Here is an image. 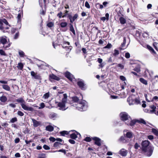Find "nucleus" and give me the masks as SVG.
I'll list each match as a JSON object with an SVG mask.
<instances>
[{"label":"nucleus","mask_w":158,"mask_h":158,"mask_svg":"<svg viewBox=\"0 0 158 158\" xmlns=\"http://www.w3.org/2000/svg\"><path fill=\"white\" fill-rule=\"evenodd\" d=\"M73 102L71 103L72 105L74 106L78 110L80 111L86 110L88 107L87 102L84 100L80 101L76 96L72 98Z\"/></svg>","instance_id":"obj_1"},{"label":"nucleus","mask_w":158,"mask_h":158,"mask_svg":"<svg viewBox=\"0 0 158 158\" xmlns=\"http://www.w3.org/2000/svg\"><path fill=\"white\" fill-rule=\"evenodd\" d=\"M120 116L121 119L124 122L125 124L129 126L133 127L136 122H138V120H132L130 117L126 112L121 113Z\"/></svg>","instance_id":"obj_2"},{"label":"nucleus","mask_w":158,"mask_h":158,"mask_svg":"<svg viewBox=\"0 0 158 158\" xmlns=\"http://www.w3.org/2000/svg\"><path fill=\"white\" fill-rule=\"evenodd\" d=\"M150 142L148 140L143 141L141 143V149L148 156H151L153 153L154 148L149 145Z\"/></svg>","instance_id":"obj_3"},{"label":"nucleus","mask_w":158,"mask_h":158,"mask_svg":"<svg viewBox=\"0 0 158 158\" xmlns=\"http://www.w3.org/2000/svg\"><path fill=\"white\" fill-rule=\"evenodd\" d=\"M63 96L62 101L58 103V106L60 107V110H64L68 108V107H66L65 105L67 103V95L66 94H63Z\"/></svg>","instance_id":"obj_4"},{"label":"nucleus","mask_w":158,"mask_h":158,"mask_svg":"<svg viewBox=\"0 0 158 158\" xmlns=\"http://www.w3.org/2000/svg\"><path fill=\"white\" fill-rule=\"evenodd\" d=\"M16 101L19 102L21 103V105L22 107L25 110L29 111H33L34 110V109L31 107H29L28 106L24 104L25 101L23 98H19L16 100Z\"/></svg>","instance_id":"obj_5"},{"label":"nucleus","mask_w":158,"mask_h":158,"mask_svg":"<svg viewBox=\"0 0 158 158\" xmlns=\"http://www.w3.org/2000/svg\"><path fill=\"white\" fill-rule=\"evenodd\" d=\"M127 102L130 105L138 104V99L137 97H135L133 94L129 97L127 99Z\"/></svg>","instance_id":"obj_6"},{"label":"nucleus","mask_w":158,"mask_h":158,"mask_svg":"<svg viewBox=\"0 0 158 158\" xmlns=\"http://www.w3.org/2000/svg\"><path fill=\"white\" fill-rule=\"evenodd\" d=\"M142 71V73H140V74H143L145 76L146 75L147 73H149V79L151 81H152L153 79V72L152 71H149L148 69H144L141 70L140 68H139V72Z\"/></svg>","instance_id":"obj_7"},{"label":"nucleus","mask_w":158,"mask_h":158,"mask_svg":"<svg viewBox=\"0 0 158 158\" xmlns=\"http://www.w3.org/2000/svg\"><path fill=\"white\" fill-rule=\"evenodd\" d=\"M3 23H4L6 25H8V23L5 19H3L0 20V29L4 32H7L8 31L9 27H4Z\"/></svg>","instance_id":"obj_8"},{"label":"nucleus","mask_w":158,"mask_h":158,"mask_svg":"<svg viewBox=\"0 0 158 158\" xmlns=\"http://www.w3.org/2000/svg\"><path fill=\"white\" fill-rule=\"evenodd\" d=\"M77 84L79 87L82 90H85L86 88V85L82 80L79 79L78 81L77 82Z\"/></svg>","instance_id":"obj_9"},{"label":"nucleus","mask_w":158,"mask_h":158,"mask_svg":"<svg viewBox=\"0 0 158 158\" xmlns=\"http://www.w3.org/2000/svg\"><path fill=\"white\" fill-rule=\"evenodd\" d=\"M31 75L35 79L40 80V82H41V77L40 74L35 73L34 71H32L31 72Z\"/></svg>","instance_id":"obj_10"},{"label":"nucleus","mask_w":158,"mask_h":158,"mask_svg":"<svg viewBox=\"0 0 158 158\" xmlns=\"http://www.w3.org/2000/svg\"><path fill=\"white\" fill-rule=\"evenodd\" d=\"M92 139L95 141V144L98 146L101 145V140L100 138L96 137H92Z\"/></svg>","instance_id":"obj_11"},{"label":"nucleus","mask_w":158,"mask_h":158,"mask_svg":"<svg viewBox=\"0 0 158 158\" xmlns=\"http://www.w3.org/2000/svg\"><path fill=\"white\" fill-rule=\"evenodd\" d=\"M75 131L74 133H72L70 135V137L73 139H76L78 135H79V136H81L80 134L77 132L74 131L73 130L72 131Z\"/></svg>","instance_id":"obj_12"},{"label":"nucleus","mask_w":158,"mask_h":158,"mask_svg":"<svg viewBox=\"0 0 158 158\" xmlns=\"http://www.w3.org/2000/svg\"><path fill=\"white\" fill-rule=\"evenodd\" d=\"M127 130H124L123 131L124 134L126 135V137L127 138H131L133 137V133L131 132H127Z\"/></svg>","instance_id":"obj_13"},{"label":"nucleus","mask_w":158,"mask_h":158,"mask_svg":"<svg viewBox=\"0 0 158 158\" xmlns=\"http://www.w3.org/2000/svg\"><path fill=\"white\" fill-rule=\"evenodd\" d=\"M65 77L70 81H73L74 79V76L69 72H67L65 73Z\"/></svg>","instance_id":"obj_14"},{"label":"nucleus","mask_w":158,"mask_h":158,"mask_svg":"<svg viewBox=\"0 0 158 158\" xmlns=\"http://www.w3.org/2000/svg\"><path fill=\"white\" fill-rule=\"evenodd\" d=\"M127 151L124 148L121 149L119 152V154L123 156H127Z\"/></svg>","instance_id":"obj_15"},{"label":"nucleus","mask_w":158,"mask_h":158,"mask_svg":"<svg viewBox=\"0 0 158 158\" xmlns=\"http://www.w3.org/2000/svg\"><path fill=\"white\" fill-rule=\"evenodd\" d=\"M59 117L58 115L55 113L52 112L49 114V118L53 120H55Z\"/></svg>","instance_id":"obj_16"},{"label":"nucleus","mask_w":158,"mask_h":158,"mask_svg":"<svg viewBox=\"0 0 158 158\" xmlns=\"http://www.w3.org/2000/svg\"><path fill=\"white\" fill-rule=\"evenodd\" d=\"M126 43V38L125 37H124L123 38V43L122 44L121 47L119 48V49L122 50H123L124 49H125L127 47V46H125V44Z\"/></svg>","instance_id":"obj_17"},{"label":"nucleus","mask_w":158,"mask_h":158,"mask_svg":"<svg viewBox=\"0 0 158 158\" xmlns=\"http://www.w3.org/2000/svg\"><path fill=\"white\" fill-rule=\"evenodd\" d=\"M31 119L34 127H37L40 125V122L37 121L36 120L33 118Z\"/></svg>","instance_id":"obj_18"},{"label":"nucleus","mask_w":158,"mask_h":158,"mask_svg":"<svg viewBox=\"0 0 158 158\" xmlns=\"http://www.w3.org/2000/svg\"><path fill=\"white\" fill-rule=\"evenodd\" d=\"M145 97L146 98V100L148 101V102H150L151 101H152L153 100H156L158 99V97L157 96H155L154 97V98L152 99L151 98H150V99H148L147 98V94H145L144 95Z\"/></svg>","instance_id":"obj_19"},{"label":"nucleus","mask_w":158,"mask_h":158,"mask_svg":"<svg viewBox=\"0 0 158 158\" xmlns=\"http://www.w3.org/2000/svg\"><path fill=\"white\" fill-rule=\"evenodd\" d=\"M147 48L149 50L150 52L152 54H156V53L154 49L150 45H147Z\"/></svg>","instance_id":"obj_20"},{"label":"nucleus","mask_w":158,"mask_h":158,"mask_svg":"<svg viewBox=\"0 0 158 158\" xmlns=\"http://www.w3.org/2000/svg\"><path fill=\"white\" fill-rule=\"evenodd\" d=\"M49 77L50 78L57 81H59L60 80L59 77L53 74L50 75Z\"/></svg>","instance_id":"obj_21"},{"label":"nucleus","mask_w":158,"mask_h":158,"mask_svg":"<svg viewBox=\"0 0 158 158\" xmlns=\"http://www.w3.org/2000/svg\"><path fill=\"white\" fill-rule=\"evenodd\" d=\"M139 123H140L143 125L147 126V122L143 118H139Z\"/></svg>","instance_id":"obj_22"},{"label":"nucleus","mask_w":158,"mask_h":158,"mask_svg":"<svg viewBox=\"0 0 158 158\" xmlns=\"http://www.w3.org/2000/svg\"><path fill=\"white\" fill-rule=\"evenodd\" d=\"M0 42L3 45L6 44L7 42L6 39V37H2L0 39Z\"/></svg>","instance_id":"obj_23"},{"label":"nucleus","mask_w":158,"mask_h":158,"mask_svg":"<svg viewBox=\"0 0 158 158\" xmlns=\"http://www.w3.org/2000/svg\"><path fill=\"white\" fill-rule=\"evenodd\" d=\"M50 96V94L49 92H48L47 93L45 94L42 97V98L44 100H46L48 99Z\"/></svg>","instance_id":"obj_24"},{"label":"nucleus","mask_w":158,"mask_h":158,"mask_svg":"<svg viewBox=\"0 0 158 158\" xmlns=\"http://www.w3.org/2000/svg\"><path fill=\"white\" fill-rule=\"evenodd\" d=\"M150 107L152 109L150 110V112L151 113H155L156 109V106L154 105H152L150 106Z\"/></svg>","instance_id":"obj_25"},{"label":"nucleus","mask_w":158,"mask_h":158,"mask_svg":"<svg viewBox=\"0 0 158 158\" xmlns=\"http://www.w3.org/2000/svg\"><path fill=\"white\" fill-rule=\"evenodd\" d=\"M2 87L3 89L6 91H10V87L7 85H2Z\"/></svg>","instance_id":"obj_26"},{"label":"nucleus","mask_w":158,"mask_h":158,"mask_svg":"<svg viewBox=\"0 0 158 158\" xmlns=\"http://www.w3.org/2000/svg\"><path fill=\"white\" fill-rule=\"evenodd\" d=\"M69 25H70L69 28H70V31H71L74 35H76L75 32V30L74 29V28L73 27V25H72V23H70L69 24Z\"/></svg>","instance_id":"obj_27"},{"label":"nucleus","mask_w":158,"mask_h":158,"mask_svg":"<svg viewBox=\"0 0 158 158\" xmlns=\"http://www.w3.org/2000/svg\"><path fill=\"white\" fill-rule=\"evenodd\" d=\"M46 129L49 131H52L53 130L54 128L52 126L48 125L46 127Z\"/></svg>","instance_id":"obj_28"},{"label":"nucleus","mask_w":158,"mask_h":158,"mask_svg":"<svg viewBox=\"0 0 158 158\" xmlns=\"http://www.w3.org/2000/svg\"><path fill=\"white\" fill-rule=\"evenodd\" d=\"M78 17V15L77 14H76L74 15L73 17H72V18L71 19H70V22L71 23H73V22L76 19H77Z\"/></svg>","instance_id":"obj_29"},{"label":"nucleus","mask_w":158,"mask_h":158,"mask_svg":"<svg viewBox=\"0 0 158 158\" xmlns=\"http://www.w3.org/2000/svg\"><path fill=\"white\" fill-rule=\"evenodd\" d=\"M72 131H69V132H68L67 131H60V134L61 135L63 136H65V135L68 134L69 132H70Z\"/></svg>","instance_id":"obj_30"},{"label":"nucleus","mask_w":158,"mask_h":158,"mask_svg":"<svg viewBox=\"0 0 158 158\" xmlns=\"http://www.w3.org/2000/svg\"><path fill=\"white\" fill-rule=\"evenodd\" d=\"M140 81L143 84L147 85L148 84L147 81L142 78H140L139 79Z\"/></svg>","instance_id":"obj_31"},{"label":"nucleus","mask_w":158,"mask_h":158,"mask_svg":"<svg viewBox=\"0 0 158 158\" xmlns=\"http://www.w3.org/2000/svg\"><path fill=\"white\" fill-rule=\"evenodd\" d=\"M152 132L156 136H158V130L155 128H152Z\"/></svg>","instance_id":"obj_32"},{"label":"nucleus","mask_w":158,"mask_h":158,"mask_svg":"<svg viewBox=\"0 0 158 158\" xmlns=\"http://www.w3.org/2000/svg\"><path fill=\"white\" fill-rule=\"evenodd\" d=\"M0 100L2 102H5L7 100L6 97L5 96H2L0 98Z\"/></svg>","instance_id":"obj_33"},{"label":"nucleus","mask_w":158,"mask_h":158,"mask_svg":"<svg viewBox=\"0 0 158 158\" xmlns=\"http://www.w3.org/2000/svg\"><path fill=\"white\" fill-rule=\"evenodd\" d=\"M126 137L125 136H121L120 139L119 140L122 142L123 143L127 142V140H126Z\"/></svg>","instance_id":"obj_34"},{"label":"nucleus","mask_w":158,"mask_h":158,"mask_svg":"<svg viewBox=\"0 0 158 158\" xmlns=\"http://www.w3.org/2000/svg\"><path fill=\"white\" fill-rule=\"evenodd\" d=\"M119 21L121 24H124L126 22L125 19L123 17H121L120 18Z\"/></svg>","instance_id":"obj_35"},{"label":"nucleus","mask_w":158,"mask_h":158,"mask_svg":"<svg viewBox=\"0 0 158 158\" xmlns=\"http://www.w3.org/2000/svg\"><path fill=\"white\" fill-rule=\"evenodd\" d=\"M23 67V65L22 63H19L18 64V65L17 66V67L20 70H22Z\"/></svg>","instance_id":"obj_36"},{"label":"nucleus","mask_w":158,"mask_h":158,"mask_svg":"<svg viewBox=\"0 0 158 158\" xmlns=\"http://www.w3.org/2000/svg\"><path fill=\"white\" fill-rule=\"evenodd\" d=\"M119 54V51L116 49H115L113 53V56H116Z\"/></svg>","instance_id":"obj_37"},{"label":"nucleus","mask_w":158,"mask_h":158,"mask_svg":"<svg viewBox=\"0 0 158 158\" xmlns=\"http://www.w3.org/2000/svg\"><path fill=\"white\" fill-rule=\"evenodd\" d=\"M120 98H125L126 97V95L125 93L124 92H122L120 94H119Z\"/></svg>","instance_id":"obj_38"},{"label":"nucleus","mask_w":158,"mask_h":158,"mask_svg":"<svg viewBox=\"0 0 158 158\" xmlns=\"http://www.w3.org/2000/svg\"><path fill=\"white\" fill-rule=\"evenodd\" d=\"M19 54L20 57H24L25 56L24 52L21 50L19 51Z\"/></svg>","instance_id":"obj_39"},{"label":"nucleus","mask_w":158,"mask_h":158,"mask_svg":"<svg viewBox=\"0 0 158 158\" xmlns=\"http://www.w3.org/2000/svg\"><path fill=\"white\" fill-rule=\"evenodd\" d=\"M60 25L61 27L63 28L67 26V23L66 22H62L60 23Z\"/></svg>","instance_id":"obj_40"},{"label":"nucleus","mask_w":158,"mask_h":158,"mask_svg":"<svg viewBox=\"0 0 158 158\" xmlns=\"http://www.w3.org/2000/svg\"><path fill=\"white\" fill-rule=\"evenodd\" d=\"M6 44H7V45H6V44H4V46H3V47L6 50L7 49V48H9L10 45V44L7 42L6 43Z\"/></svg>","instance_id":"obj_41"},{"label":"nucleus","mask_w":158,"mask_h":158,"mask_svg":"<svg viewBox=\"0 0 158 158\" xmlns=\"http://www.w3.org/2000/svg\"><path fill=\"white\" fill-rule=\"evenodd\" d=\"M61 145V143L59 142H56L54 144V147H57L60 145Z\"/></svg>","instance_id":"obj_42"},{"label":"nucleus","mask_w":158,"mask_h":158,"mask_svg":"<svg viewBox=\"0 0 158 158\" xmlns=\"http://www.w3.org/2000/svg\"><path fill=\"white\" fill-rule=\"evenodd\" d=\"M40 106L39 107L38 109H41L44 108L45 107V105L44 103L43 102H42L40 104Z\"/></svg>","instance_id":"obj_43"},{"label":"nucleus","mask_w":158,"mask_h":158,"mask_svg":"<svg viewBox=\"0 0 158 158\" xmlns=\"http://www.w3.org/2000/svg\"><path fill=\"white\" fill-rule=\"evenodd\" d=\"M38 158H46V155L45 154L42 153L39 155Z\"/></svg>","instance_id":"obj_44"},{"label":"nucleus","mask_w":158,"mask_h":158,"mask_svg":"<svg viewBox=\"0 0 158 158\" xmlns=\"http://www.w3.org/2000/svg\"><path fill=\"white\" fill-rule=\"evenodd\" d=\"M17 121V118L16 117H15L12 118L10 120V122L11 123H14Z\"/></svg>","instance_id":"obj_45"},{"label":"nucleus","mask_w":158,"mask_h":158,"mask_svg":"<svg viewBox=\"0 0 158 158\" xmlns=\"http://www.w3.org/2000/svg\"><path fill=\"white\" fill-rule=\"evenodd\" d=\"M0 54L1 55L6 56V54L5 53V52L2 49L0 50Z\"/></svg>","instance_id":"obj_46"},{"label":"nucleus","mask_w":158,"mask_h":158,"mask_svg":"<svg viewBox=\"0 0 158 158\" xmlns=\"http://www.w3.org/2000/svg\"><path fill=\"white\" fill-rule=\"evenodd\" d=\"M84 140L86 142H89L91 141V139L89 137H87L84 139Z\"/></svg>","instance_id":"obj_47"},{"label":"nucleus","mask_w":158,"mask_h":158,"mask_svg":"<svg viewBox=\"0 0 158 158\" xmlns=\"http://www.w3.org/2000/svg\"><path fill=\"white\" fill-rule=\"evenodd\" d=\"M85 6L88 9H89L90 8V5L87 1H86L85 2Z\"/></svg>","instance_id":"obj_48"},{"label":"nucleus","mask_w":158,"mask_h":158,"mask_svg":"<svg viewBox=\"0 0 158 158\" xmlns=\"http://www.w3.org/2000/svg\"><path fill=\"white\" fill-rule=\"evenodd\" d=\"M43 148L45 150H48L50 149V147L46 145H44L43 146Z\"/></svg>","instance_id":"obj_49"},{"label":"nucleus","mask_w":158,"mask_h":158,"mask_svg":"<svg viewBox=\"0 0 158 158\" xmlns=\"http://www.w3.org/2000/svg\"><path fill=\"white\" fill-rule=\"evenodd\" d=\"M17 114L18 115L21 116H22L24 115V113L20 111H18Z\"/></svg>","instance_id":"obj_50"},{"label":"nucleus","mask_w":158,"mask_h":158,"mask_svg":"<svg viewBox=\"0 0 158 158\" xmlns=\"http://www.w3.org/2000/svg\"><path fill=\"white\" fill-rule=\"evenodd\" d=\"M125 57L127 59L129 58L130 57V55L128 52H126L125 56Z\"/></svg>","instance_id":"obj_51"},{"label":"nucleus","mask_w":158,"mask_h":158,"mask_svg":"<svg viewBox=\"0 0 158 158\" xmlns=\"http://www.w3.org/2000/svg\"><path fill=\"white\" fill-rule=\"evenodd\" d=\"M37 65L39 67H40L41 68H42L44 69H46L45 66H44V64H41L40 65L37 64Z\"/></svg>","instance_id":"obj_52"},{"label":"nucleus","mask_w":158,"mask_h":158,"mask_svg":"<svg viewBox=\"0 0 158 158\" xmlns=\"http://www.w3.org/2000/svg\"><path fill=\"white\" fill-rule=\"evenodd\" d=\"M47 26L49 27H51L53 26V24L52 22H50L47 24Z\"/></svg>","instance_id":"obj_53"},{"label":"nucleus","mask_w":158,"mask_h":158,"mask_svg":"<svg viewBox=\"0 0 158 158\" xmlns=\"http://www.w3.org/2000/svg\"><path fill=\"white\" fill-rule=\"evenodd\" d=\"M110 98L112 99H116L119 98V97L118 96L111 95Z\"/></svg>","instance_id":"obj_54"},{"label":"nucleus","mask_w":158,"mask_h":158,"mask_svg":"<svg viewBox=\"0 0 158 158\" xmlns=\"http://www.w3.org/2000/svg\"><path fill=\"white\" fill-rule=\"evenodd\" d=\"M65 47L66 49V50H68V51H70L71 50V49L72 48V47L71 46H65Z\"/></svg>","instance_id":"obj_55"},{"label":"nucleus","mask_w":158,"mask_h":158,"mask_svg":"<svg viewBox=\"0 0 158 158\" xmlns=\"http://www.w3.org/2000/svg\"><path fill=\"white\" fill-rule=\"evenodd\" d=\"M69 142L72 144H74L75 143V141L72 139H69Z\"/></svg>","instance_id":"obj_56"},{"label":"nucleus","mask_w":158,"mask_h":158,"mask_svg":"<svg viewBox=\"0 0 158 158\" xmlns=\"http://www.w3.org/2000/svg\"><path fill=\"white\" fill-rule=\"evenodd\" d=\"M120 79L123 81H125L126 80V78L123 76H120Z\"/></svg>","instance_id":"obj_57"},{"label":"nucleus","mask_w":158,"mask_h":158,"mask_svg":"<svg viewBox=\"0 0 158 158\" xmlns=\"http://www.w3.org/2000/svg\"><path fill=\"white\" fill-rule=\"evenodd\" d=\"M58 152H61L63 153L64 154H65L66 153V151L64 149H61L58 150Z\"/></svg>","instance_id":"obj_58"},{"label":"nucleus","mask_w":158,"mask_h":158,"mask_svg":"<svg viewBox=\"0 0 158 158\" xmlns=\"http://www.w3.org/2000/svg\"><path fill=\"white\" fill-rule=\"evenodd\" d=\"M49 140L52 142H54L56 140V139L53 137H51L49 139Z\"/></svg>","instance_id":"obj_59"},{"label":"nucleus","mask_w":158,"mask_h":158,"mask_svg":"<svg viewBox=\"0 0 158 158\" xmlns=\"http://www.w3.org/2000/svg\"><path fill=\"white\" fill-rule=\"evenodd\" d=\"M157 44V43L156 42H154L153 44V46H154V47L155 48L156 50H157V48L156 47V45Z\"/></svg>","instance_id":"obj_60"},{"label":"nucleus","mask_w":158,"mask_h":158,"mask_svg":"<svg viewBox=\"0 0 158 158\" xmlns=\"http://www.w3.org/2000/svg\"><path fill=\"white\" fill-rule=\"evenodd\" d=\"M148 139L150 140H152L154 139V137L152 135H149L148 136Z\"/></svg>","instance_id":"obj_61"},{"label":"nucleus","mask_w":158,"mask_h":158,"mask_svg":"<svg viewBox=\"0 0 158 158\" xmlns=\"http://www.w3.org/2000/svg\"><path fill=\"white\" fill-rule=\"evenodd\" d=\"M142 102L143 103V104L142 105V107L143 108L145 107L146 106V104H145V102L144 101H143Z\"/></svg>","instance_id":"obj_62"},{"label":"nucleus","mask_w":158,"mask_h":158,"mask_svg":"<svg viewBox=\"0 0 158 158\" xmlns=\"http://www.w3.org/2000/svg\"><path fill=\"white\" fill-rule=\"evenodd\" d=\"M112 46V45L110 44H108L105 47V48H110Z\"/></svg>","instance_id":"obj_63"},{"label":"nucleus","mask_w":158,"mask_h":158,"mask_svg":"<svg viewBox=\"0 0 158 158\" xmlns=\"http://www.w3.org/2000/svg\"><path fill=\"white\" fill-rule=\"evenodd\" d=\"M153 79H155L156 82H158V75H156L153 77Z\"/></svg>","instance_id":"obj_64"}]
</instances>
